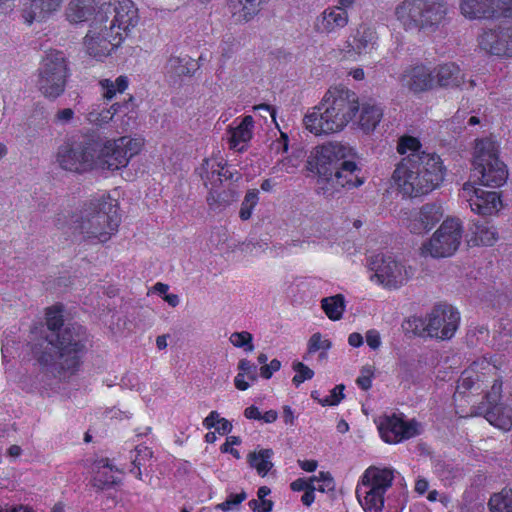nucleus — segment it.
Instances as JSON below:
<instances>
[{"label": "nucleus", "instance_id": "nucleus-1", "mask_svg": "<svg viewBox=\"0 0 512 512\" xmlns=\"http://www.w3.org/2000/svg\"><path fill=\"white\" fill-rule=\"evenodd\" d=\"M86 329L77 323H64L62 309L46 310V327L32 340L31 351L36 360L51 371L74 374L86 350Z\"/></svg>", "mask_w": 512, "mask_h": 512}, {"label": "nucleus", "instance_id": "nucleus-2", "mask_svg": "<svg viewBox=\"0 0 512 512\" xmlns=\"http://www.w3.org/2000/svg\"><path fill=\"white\" fill-rule=\"evenodd\" d=\"M419 140L412 136L400 138L397 151L408 154L398 163L392 179L400 191L409 197L426 195L444 180L445 168L435 153L420 152Z\"/></svg>", "mask_w": 512, "mask_h": 512}, {"label": "nucleus", "instance_id": "nucleus-3", "mask_svg": "<svg viewBox=\"0 0 512 512\" xmlns=\"http://www.w3.org/2000/svg\"><path fill=\"white\" fill-rule=\"evenodd\" d=\"M355 92L347 88L328 90L319 105L312 108L304 119V125L315 135L341 131L359 111Z\"/></svg>", "mask_w": 512, "mask_h": 512}, {"label": "nucleus", "instance_id": "nucleus-4", "mask_svg": "<svg viewBox=\"0 0 512 512\" xmlns=\"http://www.w3.org/2000/svg\"><path fill=\"white\" fill-rule=\"evenodd\" d=\"M73 230L84 240L108 241L121 222L118 203L109 195H101L86 202L74 216Z\"/></svg>", "mask_w": 512, "mask_h": 512}, {"label": "nucleus", "instance_id": "nucleus-5", "mask_svg": "<svg viewBox=\"0 0 512 512\" xmlns=\"http://www.w3.org/2000/svg\"><path fill=\"white\" fill-rule=\"evenodd\" d=\"M446 0H403L394 10L402 28L408 32L434 33L448 22Z\"/></svg>", "mask_w": 512, "mask_h": 512}, {"label": "nucleus", "instance_id": "nucleus-6", "mask_svg": "<svg viewBox=\"0 0 512 512\" xmlns=\"http://www.w3.org/2000/svg\"><path fill=\"white\" fill-rule=\"evenodd\" d=\"M353 149L339 142H328L317 147L312 153L308 164L312 172H316L317 193L325 197H332L335 193L333 187H329L331 179L343 160L353 157Z\"/></svg>", "mask_w": 512, "mask_h": 512}, {"label": "nucleus", "instance_id": "nucleus-7", "mask_svg": "<svg viewBox=\"0 0 512 512\" xmlns=\"http://www.w3.org/2000/svg\"><path fill=\"white\" fill-rule=\"evenodd\" d=\"M474 175L483 186L498 188L506 183L508 170L499 159L498 145L492 139H481L475 144L473 155Z\"/></svg>", "mask_w": 512, "mask_h": 512}, {"label": "nucleus", "instance_id": "nucleus-8", "mask_svg": "<svg viewBox=\"0 0 512 512\" xmlns=\"http://www.w3.org/2000/svg\"><path fill=\"white\" fill-rule=\"evenodd\" d=\"M69 76L65 54L59 50H50L38 68L37 87L44 97L55 100L64 93Z\"/></svg>", "mask_w": 512, "mask_h": 512}, {"label": "nucleus", "instance_id": "nucleus-9", "mask_svg": "<svg viewBox=\"0 0 512 512\" xmlns=\"http://www.w3.org/2000/svg\"><path fill=\"white\" fill-rule=\"evenodd\" d=\"M101 140L84 135L63 143L57 152L60 167L74 173H85L95 168L97 151Z\"/></svg>", "mask_w": 512, "mask_h": 512}, {"label": "nucleus", "instance_id": "nucleus-10", "mask_svg": "<svg viewBox=\"0 0 512 512\" xmlns=\"http://www.w3.org/2000/svg\"><path fill=\"white\" fill-rule=\"evenodd\" d=\"M459 321L460 315L456 309L451 305L440 304L433 308L427 320L413 318L409 324L419 336L427 333L431 338L449 340L458 329Z\"/></svg>", "mask_w": 512, "mask_h": 512}, {"label": "nucleus", "instance_id": "nucleus-11", "mask_svg": "<svg viewBox=\"0 0 512 512\" xmlns=\"http://www.w3.org/2000/svg\"><path fill=\"white\" fill-rule=\"evenodd\" d=\"M393 473L388 469L369 468L362 477V483L356 493L360 504L367 512H381L384 506V494L391 487Z\"/></svg>", "mask_w": 512, "mask_h": 512}, {"label": "nucleus", "instance_id": "nucleus-12", "mask_svg": "<svg viewBox=\"0 0 512 512\" xmlns=\"http://www.w3.org/2000/svg\"><path fill=\"white\" fill-rule=\"evenodd\" d=\"M462 226L459 219L450 218L442 222L428 242L423 245V252L433 258L452 256L461 243Z\"/></svg>", "mask_w": 512, "mask_h": 512}, {"label": "nucleus", "instance_id": "nucleus-13", "mask_svg": "<svg viewBox=\"0 0 512 512\" xmlns=\"http://www.w3.org/2000/svg\"><path fill=\"white\" fill-rule=\"evenodd\" d=\"M138 9L131 0H121L117 5L102 3L96 13L97 23H106L109 27L114 25V31L123 33L127 37L139 22Z\"/></svg>", "mask_w": 512, "mask_h": 512}, {"label": "nucleus", "instance_id": "nucleus-14", "mask_svg": "<svg viewBox=\"0 0 512 512\" xmlns=\"http://www.w3.org/2000/svg\"><path fill=\"white\" fill-rule=\"evenodd\" d=\"M369 268L374 273L371 280L388 288H398L404 285L412 276L411 267H406L391 256L377 254L369 259Z\"/></svg>", "mask_w": 512, "mask_h": 512}, {"label": "nucleus", "instance_id": "nucleus-15", "mask_svg": "<svg viewBox=\"0 0 512 512\" xmlns=\"http://www.w3.org/2000/svg\"><path fill=\"white\" fill-rule=\"evenodd\" d=\"M123 40V33L114 31L113 24L109 27L106 23H97L95 18L92 29L84 38V45L90 56L102 58L119 47Z\"/></svg>", "mask_w": 512, "mask_h": 512}, {"label": "nucleus", "instance_id": "nucleus-16", "mask_svg": "<svg viewBox=\"0 0 512 512\" xmlns=\"http://www.w3.org/2000/svg\"><path fill=\"white\" fill-rule=\"evenodd\" d=\"M131 143L129 137H120L113 141L103 143L97 151L95 169L115 171L119 170L129 162V159L135 155V150L127 149V145Z\"/></svg>", "mask_w": 512, "mask_h": 512}, {"label": "nucleus", "instance_id": "nucleus-17", "mask_svg": "<svg viewBox=\"0 0 512 512\" xmlns=\"http://www.w3.org/2000/svg\"><path fill=\"white\" fill-rule=\"evenodd\" d=\"M461 197L469 203L473 212L482 216L497 213L502 207L499 192L484 191L469 182L463 185Z\"/></svg>", "mask_w": 512, "mask_h": 512}, {"label": "nucleus", "instance_id": "nucleus-18", "mask_svg": "<svg viewBox=\"0 0 512 512\" xmlns=\"http://www.w3.org/2000/svg\"><path fill=\"white\" fill-rule=\"evenodd\" d=\"M420 424L415 420L405 421L393 414L384 417L379 425L382 439L387 443H399L420 434Z\"/></svg>", "mask_w": 512, "mask_h": 512}, {"label": "nucleus", "instance_id": "nucleus-19", "mask_svg": "<svg viewBox=\"0 0 512 512\" xmlns=\"http://www.w3.org/2000/svg\"><path fill=\"white\" fill-rule=\"evenodd\" d=\"M481 49L497 56L512 57V26H498L497 29L484 31L479 36Z\"/></svg>", "mask_w": 512, "mask_h": 512}, {"label": "nucleus", "instance_id": "nucleus-20", "mask_svg": "<svg viewBox=\"0 0 512 512\" xmlns=\"http://www.w3.org/2000/svg\"><path fill=\"white\" fill-rule=\"evenodd\" d=\"M348 157L343 160L340 167L334 172L329 187H333L335 192L339 187L353 189L360 187L366 180L365 172L362 167L358 166L356 162Z\"/></svg>", "mask_w": 512, "mask_h": 512}, {"label": "nucleus", "instance_id": "nucleus-21", "mask_svg": "<svg viewBox=\"0 0 512 512\" xmlns=\"http://www.w3.org/2000/svg\"><path fill=\"white\" fill-rule=\"evenodd\" d=\"M441 206L436 203H427L419 211H415L409 218L408 229L413 234H424L430 231L442 218Z\"/></svg>", "mask_w": 512, "mask_h": 512}, {"label": "nucleus", "instance_id": "nucleus-22", "mask_svg": "<svg viewBox=\"0 0 512 512\" xmlns=\"http://www.w3.org/2000/svg\"><path fill=\"white\" fill-rule=\"evenodd\" d=\"M198 69L194 59L189 56H170L164 66V76L170 86L179 87L183 77L192 76Z\"/></svg>", "mask_w": 512, "mask_h": 512}, {"label": "nucleus", "instance_id": "nucleus-23", "mask_svg": "<svg viewBox=\"0 0 512 512\" xmlns=\"http://www.w3.org/2000/svg\"><path fill=\"white\" fill-rule=\"evenodd\" d=\"M400 82L403 87L414 93L431 89L434 85V75L423 65L411 66L401 74Z\"/></svg>", "mask_w": 512, "mask_h": 512}, {"label": "nucleus", "instance_id": "nucleus-24", "mask_svg": "<svg viewBox=\"0 0 512 512\" xmlns=\"http://www.w3.org/2000/svg\"><path fill=\"white\" fill-rule=\"evenodd\" d=\"M499 0H461L462 14L470 19H489L497 17Z\"/></svg>", "mask_w": 512, "mask_h": 512}, {"label": "nucleus", "instance_id": "nucleus-25", "mask_svg": "<svg viewBox=\"0 0 512 512\" xmlns=\"http://www.w3.org/2000/svg\"><path fill=\"white\" fill-rule=\"evenodd\" d=\"M476 414L483 415L490 424L504 431L512 428V409L503 404L478 406Z\"/></svg>", "mask_w": 512, "mask_h": 512}, {"label": "nucleus", "instance_id": "nucleus-26", "mask_svg": "<svg viewBox=\"0 0 512 512\" xmlns=\"http://www.w3.org/2000/svg\"><path fill=\"white\" fill-rule=\"evenodd\" d=\"M348 23L347 11L341 7L325 9L317 18L315 28L321 33H330L343 28Z\"/></svg>", "mask_w": 512, "mask_h": 512}, {"label": "nucleus", "instance_id": "nucleus-27", "mask_svg": "<svg viewBox=\"0 0 512 512\" xmlns=\"http://www.w3.org/2000/svg\"><path fill=\"white\" fill-rule=\"evenodd\" d=\"M61 2L62 0H31L23 8L22 16L29 24L43 21L60 7Z\"/></svg>", "mask_w": 512, "mask_h": 512}, {"label": "nucleus", "instance_id": "nucleus-28", "mask_svg": "<svg viewBox=\"0 0 512 512\" xmlns=\"http://www.w3.org/2000/svg\"><path fill=\"white\" fill-rule=\"evenodd\" d=\"M266 0H228V8L237 22H248L261 9Z\"/></svg>", "mask_w": 512, "mask_h": 512}, {"label": "nucleus", "instance_id": "nucleus-29", "mask_svg": "<svg viewBox=\"0 0 512 512\" xmlns=\"http://www.w3.org/2000/svg\"><path fill=\"white\" fill-rule=\"evenodd\" d=\"M254 119L251 115L243 117L241 122L235 128H230V146L242 152L246 144L253 136Z\"/></svg>", "mask_w": 512, "mask_h": 512}, {"label": "nucleus", "instance_id": "nucleus-30", "mask_svg": "<svg viewBox=\"0 0 512 512\" xmlns=\"http://www.w3.org/2000/svg\"><path fill=\"white\" fill-rule=\"evenodd\" d=\"M470 231L477 244L492 246L498 240V231L487 219H474Z\"/></svg>", "mask_w": 512, "mask_h": 512}, {"label": "nucleus", "instance_id": "nucleus-31", "mask_svg": "<svg viewBox=\"0 0 512 512\" xmlns=\"http://www.w3.org/2000/svg\"><path fill=\"white\" fill-rule=\"evenodd\" d=\"M434 72V79H437L440 87H458L463 82L461 70L455 63L439 65L435 68Z\"/></svg>", "mask_w": 512, "mask_h": 512}, {"label": "nucleus", "instance_id": "nucleus-32", "mask_svg": "<svg viewBox=\"0 0 512 512\" xmlns=\"http://www.w3.org/2000/svg\"><path fill=\"white\" fill-rule=\"evenodd\" d=\"M93 13L92 0H70L65 15L70 23H81L87 21Z\"/></svg>", "mask_w": 512, "mask_h": 512}, {"label": "nucleus", "instance_id": "nucleus-33", "mask_svg": "<svg viewBox=\"0 0 512 512\" xmlns=\"http://www.w3.org/2000/svg\"><path fill=\"white\" fill-rule=\"evenodd\" d=\"M376 40L375 30L366 24H361L353 36L351 46L358 54L368 53L374 48Z\"/></svg>", "mask_w": 512, "mask_h": 512}, {"label": "nucleus", "instance_id": "nucleus-34", "mask_svg": "<svg viewBox=\"0 0 512 512\" xmlns=\"http://www.w3.org/2000/svg\"><path fill=\"white\" fill-rule=\"evenodd\" d=\"M134 108V98L132 96L122 103H114L109 110H103L101 113H89V121L95 122L96 124L107 123L113 119L114 115L123 114L127 115L132 112Z\"/></svg>", "mask_w": 512, "mask_h": 512}, {"label": "nucleus", "instance_id": "nucleus-35", "mask_svg": "<svg viewBox=\"0 0 512 512\" xmlns=\"http://www.w3.org/2000/svg\"><path fill=\"white\" fill-rule=\"evenodd\" d=\"M383 117V110L380 106L371 103L362 104L359 118V126L365 133L375 130Z\"/></svg>", "mask_w": 512, "mask_h": 512}, {"label": "nucleus", "instance_id": "nucleus-36", "mask_svg": "<svg viewBox=\"0 0 512 512\" xmlns=\"http://www.w3.org/2000/svg\"><path fill=\"white\" fill-rule=\"evenodd\" d=\"M274 455L272 449H261L259 452H250L247 456L249 465L257 470V473L264 477L272 469L271 458Z\"/></svg>", "mask_w": 512, "mask_h": 512}, {"label": "nucleus", "instance_id": "nucleus-37", "mask_svg": "<svg viewBox=\"0 0 512 512\" xmlns=\"http://www.w3.org/2000/svg\"><path fill=\"white\" fill-rule=\"evenodd\" d=\"M321 307L331 320H339L345 310V298L342 294L323 298Z\"/></svg>", "mask_w": 512, "mask_h": 512}, {"label": "nucleus", "instance_id": "nucleus-38", "mask_svg": "<svg viewBox=\"0 0 512 512\" xmlns=\"http://www.w3.org/2000/svg\"><path fill=\"white\" fill-rule=\"evenodd\" d=\"M488 505L492 512H512V488H503L492 495Z\"/></svg>", "mask_w": 512, "mask_h": 512}, {"label": "nucleus", "instance_id": "nucleus-39", "mask_svg": "<svg viewBox=\"0 0 512 512\" xmlns=\"http://www.w3.org/2000/svg\"><path fill=\"white\" fill-rule=\"evenodd\" d=\"M258 195H259V191L256 189L247 191V193L244 197V200L242 201L240 212H239V217L242 220L246 221V220L250 219V217L252 215V211L259 201Z\"/></svg>", "mask_w": 512, "mask_h": 512}, {"label": "nucleus", "instance_id": "nucleus-40", "mask_svg": "<svg viewBox=\"0 0 512 512\" xmlns=\"http://www.w3.org/2000/svg\"><path fill=\"white\" fill-rule=\"evenodd\" d=\"M476 381H478V373L472 369L465 370L457 382L456 393L467 395L472 390Z\"/></svg>", "mask_w": 512, "mask_h": 512}, {"label": "nucleus", "instance_id": "nucleus-41", "mask_svg": "<svg viewBox=\"0 0 512 512\" xmlns=\"http://www.w3.org/2000/svg\"><path fill=\"white\" fill-rule=\"evenodd\" d=\"M332 347V343L329 339H323L321 333H314L309 341L307 353L304 355V359L308 360L309 355L316 353L319 350L328 351Z\"/></svg>", "mask_w": 512, "mask_h": 512}, {"label": "nucleus", "instance_id": "nucleus-42", "mask_svg": "<svg viewBox=\"0 0 512 512\" xmlns=\"http://www.w3.org/2000/svg\"><path fill=\"white\" fill-rule=\"evenodd\" d=\"M230 342L238 348H243L245 351L251 352L254 350L253 336L247 331L234 332L230 336Z\"/></svg>", "mask_w": 512, "mask_h": 512}, {"label": "nucleus", "instance_id": "nucleus-43", "mask_svg": "<svg viewBox=\"0 0 512 512\" xmlns=\"http://www.w3.org/2000/svg\"><path fill=\"white\" fill-rule=\"evenodd\" d=\"M136 455L132 460L133 466L137 468V478L139 480L142 479L141 466L145 464L146 461L150 460L153 456V452L146 446L138 445L135 447Z\"/></svg>", "mask_w": 512, "mask_h": 512}, {"label": "nucleus", "instance_id": "nucleus-44", "mask_svg": "<svg viewBox=\"0 0 512 512\" xmlns=\"http://www.w3.org/2000/svg\"><path fill=\"white\" fill-rule=\"evenodd\" d=\"M292 368L296 372L292 379V382L296 387H298L305 380L312 379L314 376V371L302 362H294Z\"/></svg>", "mask_w": 512, "mask_h": 512}, {"label": "nucleus", "instance_id": "nucleus-45", "mask_svg": "<svg viewBox=\"0 0 512 512\" xmlns=\"http://www.w3.org/2000/svg\"><path fill=\"white\" fill-rule=\"evenodd\" d=\"M501 391H502V382L498 380H494L493 384L491 386V389L489 391H485L484 399L485 401L481 402L479 406L485 405L487 406H493L500 404L499 400L501 398Z\"/></svg>", "mask_w": 512, "mask_h": 512}, {"label": "nucleus", "instance_id": "nucleus-46", "mask_svg": "<svg viewBox=\"0 0 512 512\" xmlns=\"http://www.w3.org/2000/svg\"><path fill=\"white\" fill-rule=\"evenodd\" d=\"M119 483L113 475H108L107 473L98 472V474L94 477L93 486L99 490H105L116 486Z\"/></svg>", "mask_w": 512, "mask_h": 512}, {"label": "nucleus", "instance_id": "nucleus-47", "mask_svg": "<svg viewBox=\"0 0 512 512\" xmlns=\"http://www.w3.org/2000/svg\"><path fill=\"white\" fill-rule=\"evenodd\" d=\"M345 386L343 384L336 385L331 391L330 395L325 397L320 403L323 406H333L340 403L344 398L343 390Z\"/></svg>", "mask_w": 512, "mask_h": 512}, {"label": "nucleus", "instance_id": "nucleus-48", "mask_svg": "<svg viewBox=\"0 0 512 512\" xmlns=\"http://www.w3.org/2000/svg\"><path fill=\"white\" fill-rule=\"evenodd\" d=\"M238 369L241 373H244L251 381H256L258 378L257 366L247 359H241L238 363Z\"/></svg>", "mask_w": 512, "mask_h": 512}, {"label": "nucleus", "instance_id": "nucleus-49", "mask_svg": "<svg viewBox=\"0 0 512 512\" xmlns=\"http://www.w3.org/2000/svg\"><path fill=\"white\" fill-rule=\"evenodd\" d=\"M249 508L254 512H271L274 506L272 500L251 499L248 502Z\"/></svg>", "mask_w": 512, "mask_h": 512}, {"label": "nucleus", "instance_id": "nucleus-50", "mask_svg": "<svg viewBox=\"0 0 512 512\" xmlns=\"http://www.w3.org/2000/svg\"><path fill=\"white\" fill-rule=\"evenodd\" d=\"M281 367V362L278 359H273L269 364L262 365L260 368V375L264 379H270L274 372L278 371Z\"/></svg>", "mask_w": 512, "mask_h": 512}, {"label": "nucleus", "instance_id": "nucleus-51", "mask_svg": "<svg viewBox=\"0 0 512 512\" xmlns=\"http://www.w3.org/2000/svg\"><path fill=\"white\" fill-rule=\"evenodd\" d=\"M366 342L371 349H378L381 345V337L379 332L375 329L368 330L366 332Z\"/></svg>", "mask_w": 512, "mask_h": 512}, {"label": "nucleus", "instance_id": "nucleus-52", "mask_svg": "<svg viewBox=\"0 0 512 512\" xmlns=\"http://www.w3.org/2000/svg\"><path fill=\"white\" fill-rule=\"evenodd\" d=\"M497 10V17H504L512 19V0H499Z\"/></svg>", "mask_w": 512, "mask_h": 512}, {"label": "nucleus", "instance_id": "nucleus-53", "mask_svg": "<svg viewBox=\"0 0 512 512\" xmlns=\"http://www.w3.org/2000/svg\"><path fill=\"white\" fill-rule=\"evenodd\" d=\"M317 480V477L314 476L310 479V481H306L305 479L303 478H299L295 481H293L290 485L291 489L293 491H307L309 488H311V486H314L313 482Z\"/></svg>", "mask_w": 512, "mask_h": 512}, {"label": "nucleus", "instance_id": "nucleus-54", "mask_svg": "<svg viewBox=\"0 0 512 512\" xmlns=\"http://www.w3.org/2000/svg\"><path fill=\"white\" fill-rule=\"evenodd\" d=\"M321 480L323 483L322 485H319L316 487V490H319L321 492H324L326 490H332L334 487V480L332 476L329 473L320 472V478L316 481Z\"/></svg>", "mask_w": 512, "mask_h": 512}, {"label": "nucleus", "instance_id": "nucleus-55", "mask_svg": "<svg viewBox=\"0 0 512 512\" xmlns=\"http://www.w3.org/2000/svg\"><path fill=\"white\" fill-rule=\"evenodd\" d=\"M100 84L104 89L103 95L107 100L112 99L115 96L116 92H118L114 82L109 79L101 80Z\"/></svg>", "mask_w": 512, "mask_h": 512}, {"label": "nucleus", "instance_id": "nucleus-56", "mask_svg": "<svg viewBox=\"0 0 512 512\" xmlns=\"http://www.w3.org/2000/svg\"><path fill=\"white\" fill-rule=\"evenodd\" d=\"M235 44V39L231 35L224 39L221 45L223 56L230 57V54L233 52V47L235 46Z\"/></svg>", "mask_w": 512, "mask_h": 512}, {"label": "nucleus", "instance_id": "nucleus-57", "mask_svg": "<svg viewBox=\"0 0 512 512\" xmlns=\"http://www.w3.org/2000/svg\"><path fill=\"white\" fill-rule=\"evenodd\" d=\"M483 377V375L478 374V381H476V383L473 385L472 390L469 391L468 394L479 395L486 391L488 385L483 379Z\"/></svg>", "mask_w": 512, "mask_h": 512}, {"label": "nucleus", "instance_id": "nucleus-58", "mask_svg": "<svg viewBox=\"0 0 512 512\" xmlns=\"http://www.w3.org/2000/svg\"><path fill=\"white\" fill-rule=\"evenodd\" d=\"M234 496V494H230L224 502L217 504L215 506V509L227 512L231 510L234 506H238L239 504L234 502Z\"/></svg>", "mask_w": 512, "mask_h": 512}, {"label": "nucleus", "instance_id": "nucleus-59", "mask_svg": "<svg viewBox=\"0 0 512 512\" xmlns=\"http://www.w3.org/2000/svg\"><path fill=\"white\" fill-rule=\"evenodd\" d=\"M73 116H74L73 110L70 108H65V109L59 110L55 117H56V120L61 123H68L69 121L72 120Z\"/></svg>", "mask_w": 512, "mask_h": 512}, {"label": "nucleus", "instance_id": "nucleus-60", "mask_svg": "<svg viewBox=\"0 0 512 512\" xmlns=\"http://www.w3.org/2000/svg\"><path fill=\"white\" fill-rule=\"evenodd\" d=\"M219 414L217 411H211L209 415L203 420V425L207 429H211L212 427L216 426V423H218Z\"/></svg>", "mask_w": 512, "mask_h": 512}, {"label": "nucleus", "instance_id": "nucleus-61", "mask_svg": "<svg viewBox=\"0 0 512 512\" xmlns=\"http://www.w3.org/2000/svg\"><path fill=\"white\" fill-rule=\"evenodd\" d=\"M316 490V486H311L301 497V501L305 506H310L315 500L314 491Z\"/></svg>", "mask_w": 512, "mask_h": 512}, {"label": "nucleus", "instance_id": "nucleus-62", "mask_svg": "<svg viewBox=\"0 0 512 512\" xmlns=\"http://www.w3.org/2000/svg\"><path fill=\"white\" fill-rule=\"evenodd\" d=\"M244 415L248 419L261 420L262 414L256 406L247 407L244 411Z\"/></svg>", "mask_w": 512, "mask_h": 512}, {"label": "nucleus", "instance_id": "nucleus-63", "mask_svg": "<svg viewBox=\"0 0 512 512\" xmlns=\"http://www.w3.org/2000/svg\"><path fill=\"white\" fill-rule=\"evenodd\" d=\"M244 373L239 372L234 379L235 387L241 391H245L249 388V383L245 381Z\"/></svg>", "mask_w": 512, "mask_h": 512}, {"label": "nucleus", "instance_id": "nucleus-64", "mask_svg": "<svg viewBox=\"0 0 512 512\" xmlns=\"http://www.w3.org/2000/svg\"><path fill=\"white\" fill-rule=\"evenodd\" d=\"M217 424L218 426L216 427V430L219 433L226 434L232 430V424L225 418H220Z\"/></svg>", "mask_w": 512, "mask_h": 512}]
</instances>
